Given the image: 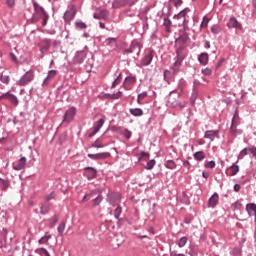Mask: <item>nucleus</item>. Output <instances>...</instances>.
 <instances>
[{
    "label": "nucleus",
    "instance_id": "nucleus-1",
    "mask_svg": "<svg viewBox=\"0 0 256 256\" xmlns=\"http://www.w3.org/2000/svg\"><path fill=\"white\" fill-rule=\"evenodd\" d=\"M187 43H189V34L183 32L178 39H176L175 47L177 59L174 62L172 67L174 73H179V67H181V63H183V59L187 57V52H185V47H187Z\"/></svg>",
    "mask_w": 256,
    "mask_h": 256
},
{
    "label": "nucleus",
    "instance_id": "nucleus-2",
    "mask_svg": "<svg viewBox=\"0 0 256 256\" xmlns=\"http://www.w3.org/2000/svg\"><path fill=\"white\" fill-rule=\"evenodd\" d=\"M33 5H34L35 11L32 17V23H37L39 19H42V25L43 26L47 25L49 15H47V12H45V9H43V7H41L37 2H34Z\"/></svg>",
    "mask_w": 256,
    "mask_h": 256
},
{
    "label": "nucleus",
    "instance_id": "nucleus-3",
    "mask_svg": "<svg viewBox=\"0 0 256 256\" xmlns=\"http://www.w3.org/2000/svg\"><path fill=\"white\" fill-rule=\"evenodd\" d=\"M35 79V73L33 71H28L21 77V79L16 83V85H19L20 87H23L27 85L28 83H31Z\"/></svg>",
    "mask_w": 256,
    "mask_h": 256
},
{
    "label": "nucleus",
    "instance_id": "nucleus-4",
    "mask_svg": "<svg viewBox=\"0 0 256 256\" xmlns=\"http://www.w3.org/2000/svg\"><path fill=\"white\" fill-rule=\"evenodd\" d=\"M75 115H77V109L75 107H71L65 112L63 123H71V121L75 119Z\"/></svg>",
    "mask_w": 256,
    "mask_h": 256
},
{
    "label": "nucleus",
    "instance_id": "nucleus-5",
    "mask_svg": "<svg viewBox=\"0 0 256 256\" xmlns=\"http://www.w3.org/2000/svg\"><path fill=\"white\" fill-rule=\"evenodd\" d=\"M76 14L77 8L75 7V5L70 6L69 10L66 11V13L64 14L65 21H73V19H75Z\"/></svg>",
    "mask_w": 256,
    "mask_h": 256
},
{
    "label": "nucleus",
    "instance_id": "nucleus-6",
    "mask_svg": "<svg viewBox=\"0 0 256 256\" xmlns=\"http://www.w3.org/2000/svg\"><path fill=\"white\" fill-rule=\"evenodd\" d=\"M6 99L7 101H11L13 105H19V100H17V96H14L11 92H6L0 96V101Z\"/></svg>",
    "mask_w": 256,
    "mask_h": 256
},
{
    "label": "nucleus",
    "instance_id": "nucleus-7",
    "mask_svg": "<svg viewBox=\"0 0 256 256\" xmlns=\"http://www.w3.org/2000/svg\"><path fill=\"white\" fill-rule=\"evenodd\" d=\"M25 165H27V158L22 157L19 159L18 162L13 164V169L15 171H21V170L25 169Z\"/></svg>",
    "mask_w": 256,
    "mask_h": 256
},
{
    "label": "nucleus",
    "instance_id": "nucleus-8",
    "mask_svg": "<svg viewBox=\"0 0 256 256\" xmlns=\"http://www.w3.org/2000/svg\"><path fill=\"white\" fill-rule=\"evenodd\" d=\"M88 157L90 159H94L95 161H98L99 159H108V157H111V153L102 152V153H97V154H88Z\"/></svg>",
    "mask_w": 256,
    "mask_h": 256
},
{
    "label": "nucleus",
    "instance_id": "nucleus-9",
    "mask_svg": "<svg viewBox=\"0 0 256 256\" xmlns=\"http://www.w3.org/2000/svg\"><path fill=\"white\" fill-rule=\"evenodd\" d=\"M105 125V117L101 118L94 126V131L89 134V137H93L94 135H97L99 131L101 130V127Z\"/></svg>",
    "mask_w": 256,
    "mask_h": 256
},
{
    "label": "nucleus",
    "instance_id": "nucleus-10",
    "mask_svg": "<svg viewBox=\"0 0 256 256\" xmlns=\"http://www.w3.org/2000/svg\"><path fill=\"white\" fill-rule=\"evenodd\" d=\"M137 82V78L130 76L127 77L123 83V87L129 91V89H131V85H135V83Z\"/></svg>",
    "mask_w": 256,
    "mask_h": 256
},
{
    "label": "nucleus",
    "instance_id": "nucleus-11",
    "mask_svg": "<svg viewBox=\"0 0 256 256\" xmlns=\"http://www.w3.org/2000/svg\"><path fill=\"white\" fill-rule=\"evenodd\" d=\"M227 27H229V29H243L239 21H237L235 18H230L229 22L227 23Z\"/></svg>",
    "mask_w": 256,
    "mask_h": 256
},
{
    "label": "nucleus",
    "instance_id": "nucleus-12",
    "mask_svg": "<svg viewBox=\"0 0 256 256\" xmlns=\"http://www.w3.org/2000/svg\"><path fill=\"white\" fill-rule=\"evenodd\" d=\"M238 122H239V112L236 111L233 116L232 124H231V128H230L232 133H235V131H237Z\"/></svg>",
    "mask_w": 256,
    "mask_h": 256
},
{
    "label": "nucleus",
    "instance_id": "nucleus-13",
    "mask_svg": "<svg viewBox=\"0 0 256 256\" xmlns=\"http://www.w3.org/2000/svg\"><path fill=\"white\" fill-rule=\"evenodd\" d=\"M217 203H219V194L215 193L209 199L208 207H216Z\"/></svg>",
    "mask_w": 256,
    "mask_h": 256
},
{
    "label": "nucleus",
    "instance_id": "nucleus-14",
    "mask_svg": "<svg viewBox=\"0 0 256 256\" xmlns=\"http://www.w3.org/2000/svg\"><path fill=\"white\" fill-rule=\"evenodd\" d=\"M125 5H129L127 0H115L112 4L113 9H121V7H125Z\"/></svg>",
    "mask_w": 256,
    "mask_h": 256
},
{
    "label": "nucleus",
    "instance_id": "nucleus-15",
    "mask_svg": "<svg viewBox=\"0 0 256 256\" xmlns=\"http://www.w3.org/2000/svg\"><path fill=\"white\" fill-rule=\"evenodd\" d=\"M217 135H219V131L217 130H208L205 132V139H210L211 141H213V139H215V137H217Z\"/></svg>",
    "mask_w": 256,
    "mask_h": 256
},
{
    "label": "nucleus",
    "instance_id": "nucleus-16",
    "mask_svg": "<svg viewBox=\"0 0 256 256\" xmlns=\"http://www.w3.org/2000/svg\"><path fill=\"white\" fill-rule=\"evenodd\" d=\"M85 174L87 175L88 179H95V177H97V170H95V168L88 167L86 168Z\"/></svg>",
    "mask_w": 256,
    "mask_h": 256
},
{
    "label": "nucleus",
    "instance_id": "nucleus-17",
    "mask_svg": "<svg viewBox=\"0 0 256 256\" xmlns=\"http://www.w3.org/2000/svg\"><path fill=\"white\" fill-rule=\"evenodd\" d=\"M56 76H57V70H50V71L48 72L47 77H46L45 80H44V85H48V84H49V81H50L51 79H54Z\"/></svg>",
    "mask_w": 256,
    "mask_h": 256
},
{
    "label": "nucleus",
    "instance_id": "nucleus-18",
    "mask_svg": "<svg viewBox=\"0 0 256 256\" xmlns=\"http://www.w3.org/2000/svg\"><path fill=\"white\" fill-rule=\"evenodd\" d=\"M151 61H153V52H149V54L142 59V65H151Z\"/></svg>",
    "mask_w": 256,
    "mask_h": 256
},
{
    "label": "nucleus",
    "instance_id": "nucleus-19",
    "mask_svg": "<svg viewBox=\"0 0 256 256\" xmlns=\"http://www.w3.org/2000/svg\"><path fill=\"white\" fill-rule=\"evenodd\" d=\"M198 61H199V63H201V65H207V63H209V54H207V53H202V54L198 57Z\"/></svg>",
    "mask_w": 256,
    "mask_h": 256
},
{
    "label": "nucleus",
    "instance_id": "nucleus-20",
    "mask_svg": "<svg viewBox=\"0 0 256 256\" xmlns=\"http://www.w3.org/2000/svg\"><path fill=\"white\" fill-rule=\"evenodd\" d=\"M187 12V9L182 10L179 14L174 16V19H182V23H185V21H187Z\"/></svg>",
    "mask_w": 256,
    "mask_h": 256
},
{
    "label": "nucleus",
    "instance_id": "nucleus-21",
    "mask_svg": "<svg viewBox=\"0 0 256 256\" xmlns=\"http://www.w3.org/2000/svg\"><path fill=\"white\" fill-rule=\"evenodd\" d=\"M229 176L230 177H234V175H236L237 173H239V166L236 164H233L229 169Z\"/></svg>",
    "mask_w": 256,
    "mask_h": 256
},
{
    "label": "nucleus",
    "instance_id": "nucleus-22",
    "mask_svg": "<svg viewBox=\"0 0 256 256\" xmlns=\"http://www.w3.org/2000/svg\"><path fill=\"white\" fill-rule=\"evenodd\" d=\"M130 113L134 117H141V115H143V110L141 108H134L130 109Z\"/></svg>",
    "mask_w": 256,
    "mask_h": 256
},
{
    "label": "nucleus",
    "instance_id": "nucleus-23",
    "mask_svg": "<svg viewBox=\"0 0 256 256\" xmlns=\"http://www.w3.org/2000/svg\"><path fill=\"white\" fill-rule=\"evenodd\" d=\"M194 159H196V161H203V159H205V152L203 151H198L194 154Z\"/></svg>",
    "mask_w": 256,
    "mask_h": 256
},
{
    "label": "nucleus",
    "instance_id": "nucleus-24",
    "mask_svg": "<svg viewBox=\"0 0 256 256\" xmlns=\"http://www.w3.org/2000/svg\"><path fill=\"white\" fill-rule=\"evenodd\" d=\"M0 187L5 191L6 189L9 188V180H5L3 178H0Z\"/></svg>",
    "mask_w": 256,
    "mask_h": 256
},
{
    "label": "nucleus",
    "instance_id": "nucleus-25",
    "mask_svg": "<svg viewBox=\"0 0 256 256\" xmlns=\"http://www.w3.org/2000/svg\"><path fill=\"white\" fill-rule=\"evenodd\" d=\"M106 12L103 9L98 10V12L94 13L93 17L94 19H101L102 17H105Z\"/></svg>",
    "mask_w": 256,
    "mask_h": 256
},
{
    "label": "nucleus",
    "instance_id": "nucleus-26",
    "mask_svg": "<svg viewBox=\"0 0 256 256\" xmlns=\"http://www.w3.org/2000/svg\"><path fill=\"white\" fill-rule=\"evenodd\" d=\"M250 153V148H244L238 155V161H240L241 159H243L245 157V155H249Z\"/></svg>",
    "mask_w": 256,
    "mask_h": 256
},
{
    "label": "nucleus",
    "instance_id": "nucleus-27",
    "mask_svg": "<svg viewBox=\"0 0 256 256\" xmlns=\"http://www.w3.org/2000/svg\"><path fill=\"white\" fill-rule=\"evenodd\" d=\"M41 215H47L49 213V204H42L40 207Z\"/></svg>",
    "mask_w": 256,
    "mask_h": 256
},
{
    "label": "nucleus",
    "instance_id": "nucleus-28",
    "mask_svg": "<svg viewBox=\"0 0 256 256\" xmlns=\"http://www.w3.org/2000/svg\"><path fill=\"white\" fill-rule=\"evenodd\" d=\"M187 241H189V239L187 237H182L179 239L178 241V246L181 247H185V245H187Z\"/></svg>",
    "mask_w": 256,
    "mask_h": 256
},
{
    "label": "nucleus",
    "instance_id": "nucleus-29",
    "mask_svg": "<svg viewBox=\"0 0 256 256\" xmlns=\"http://www.w3.org/2000/svg\"><path fill=\"white\" fill-rule=\"evenodd\" d=\"M92 147H95V149H101L105 147V144L101 142V140H96L93 144Z\"/></svg>",
    "mask_w": 256,
    "mask_h": 256
},
{
    "label": "nucleus",
    "instance_id": "nucleus-30",
    "mask_svg": "<svg viewBox=\"0 0 256 256\" xmlns=\"http://www.w3.org/2000/svg\"><path fill=\"white\" fill-rule=\"evenodd\" d=\"M165 166L167 167V169H175V167H177V164H175V161L169 160L166 162Z\"/></svg>",
    "mask_w": 256,
    "mask_h": 256
},
{
    "label": "nucleus",
    "instance_id": "nucleus-31",
    "mask_svg": "<svg viewBox=\"0 0 256 256\" xmlns=\"http://www.w3.org/2000/svg\"><path fill=\"white\" fill-rule=\"evenodd\" d=\"M211 32L214 33V35H217V33H221V26L213 25L211 27Z\"/></svg>",
    "mask_w": 256,
    "mask_h": 256
},
{
    "label": "nucleus",
    "instance_id": "nucleus-32",
    "mask_svg": "<svg viewBox=\"0 0 256 256\" xmlns=\"http://www.w3.org/2000/svg\"><path fill=\"white\" fill-rule=\"evenodd\" d=\"M75 26L77 29H87V24H85V22L76 21Z\"/></svg>",
    "mask_w": 256,
    "mask_h": 256
},
{
    "label": "nucleus",
    "instance_id": "nucleus-33",
    "mask_svg": "<svg viewBox=\"0 0 256 256\" xmlns=\"http://www.w3.org/2000/svg\"><path fill=\"white\" fill-rule=\"evenodd\" d=\"M65 222H62L59 226H58V233L59 235L63 236V233L65 232Z\"/></svg>",
    "mask_w": 256,
    "mask_h": 256
},
{
    "label": "nucleus",
    "instance_id": "nucleus-34",
    "mask_svg": "<svg viewBox=\"0 0 256 256\" xmlns=\"http://www.w3.org/2000/svg\"><path fill=\"white\" fill-rule=\"evenodd\" d=\"M49 239H51V235L43 236V237L39 240V244H40V245H44L45 243H47V241H49Z\"/></svg>",
    "mask_w": 256,
    "mask_h": 256
},
{
    "label": "nucleus",
    "instance_id": "nucleus-35",
    "mask_svg": "<svg viewBox=\"0 0 256 256\" xmlns=\"http://www.w3.org/2000/svg\"><path fill=\"white\" fill-rule=\"evenodd\" d=\"M121 97H123V92L121 91L110 95V99H121Z\"/></svg>",
    "mask_w": 256,
    "mask_h": 256
},
{
    "label": "nucleus",
    "instance_id": "nucleus-36",
    "mask_svg": "<svg viewBox=\"0 0 256 256\" xmlns=\"http://www.w3.org/2000/svg\"><path fill=\"white\" fill-rule=\"evenodd\" d=\"M0 81L7 85V84H9L10 78H9V76H7L5 74H2L1 77H0Z\"/></svg>",
    "mask_w": 256,
    "mask_h": 256
},
{
    "label": "nucleus",
    "instance_id": "nucleus-37",
    "mask_svg": "<svg viewBox=\"0 0 256 256\" xmlns=\"http://www.w3.org/2000/svg\"><path fill=\"white\" fill-rule=\"evenodd\" d=\"M37 253H39V255H42V256H49V252L47 251V249L45 248H40L37 250Z\"/></svg>",
    "mask_w": 256,
    "mask_h": 256
},
{
    "label": "nucleus",
    "instance_id": "nucleus-38",
    "mask_svg": "<svg viewBox=\"0 0 256 256\" xmlns=\"http://www.w3.org/2000/svg\"><path fill=\"white\" fill-rule=\"evenodd\" d=\"M145 97H147V92H142L141 94L138 95L137 102L139 103V105H141V101H143Z\"/></svg>",
    "mask_w": 256,
    "mask_h": 256
},
{
    "label": "nucleus",
    "instance_id": "nucleus-39",
    "mask_svg": "<svg viewBox=\"0 0 256 256\" xmlns=\"http://www.w3.org/2000/svg\"><path fill=\"white\" fill-rule=\"evenodd\" d=\"M121 74L114 80V82L112 83V89H115L117 87V85H119V83H121Z\"/></svg>",
    "mask_w": 256,
    "mask_h": 256
},
{
    "label": "nucleus",
    "instance_id": "nucleus-40",
    "mask_svg": "<svg viewBox=\"0 0 256 256\" xmlns=\"http://www.w3.org/2000/svg\"><path fill=\"white\" fill-rule=\"evenodd\" d=\"M212 73L213 70H211L210 68L202 69V75H205L206 77H209V75H211Z\"/></svg>",
    "mask_w": 256,
    "mask_h": 256
},
{
    "label": "nucleus",
    "instance_id": "nucleus-41",
    "mask_svg": "<svg viewBox=\"0 0 256 256\" xmlns=\"http://www.w3.org/2000/svg\"><path fill=\"white\" fill-rule=\"evenodd\" d=\"M121 213H122V210H121V207H117L114 211V217L116 219H119V217H121Z\"/></svg>",
    "mask_w": 256,
    "mask_h": 256
},
{
    "label": "nucleus",
    "instance_id": "nucleus-42",
    "mask_svg": "<svg viewBox=\"0 0 256 256\" xmlns=\"http://www.w3.org/2000/svg\"><path fill=\"white\" fill-rule=\"evenodd\" d=\"M57 221H59V218L57 216H54L52 219H51V222H50V228L53 229V227H55V225H57Z\"/></svg>",
    "mask_w": 256,
    "mask_h": 256
},
{
    "label": "nucleus",
    "instance_id": "nucleus-43",
    "mask_svg": "<svg viewBox=\"0 0 256 256\" xmlns=\"http://www.w3.org/2000/svg\"><path fill=\"white\" fill-rule=\"evenodd\" d=\"M55 198V192H51L49 195L45 196V201H51Z\"/></svg>",
    "mask_w": 256,
    "mask_h": 256
},
{
    "label": "nucleus",
    "instance_id": "nucleus-44",
    "mask_svg": "<svg viewBox=\"0 0 256 256\" xmlns=\"http://www.w3.org/2000/svg\"><path fill=\"white\" fill-rule=\"evenodd\" d=\"M6 4L10 9H13L15 7V0H6Z\"/></svg>",
    "mask_w": 256,
    "mask_h": 256
},
{
    "label": "nucleus",
    "instance_id": "nucleus-45",
    "mask_svg": "<svg viewBox=\"0 0 256 256\" xmlns=\"http://www.w3.org/2000/svg\"><path fill=\"white\" fill-rule=\"evenodd\" d=\"M205 167H207L208 169H215V161H210L206 163Z\"/></svg>",
    "mask_w": 256,
    "mask_h": 256
},
{
    "label": "nucleus",
    "instance_id": "nucleus-46",
    "mask_svg": "<svg viewBox=\"0 0 256 256\" xmlns=\"http://www.w3.org/2000/svg\"><path fill=\"white\" fill-rule=\"evenodd\" d=\"M164 79H166V81H169V79H171V71L169 70L164 71Z\"/></svg>",
    "mask_w": 256,
    "mask_h": 256
},
{
    "label": "nucleus",
    "instance_id": "nucleus-47",
    "mask_svg": "<svg viewBox=\"0 0 256 256\" xmlns=\"http://www.w3.org/2000/svg\"><path fill=\"white\" fill-rule=\"evenodd\" d=\"M155 167V160H151L147 163L146 169H153Z\"/></svg>",
    "mask_w": 256,
    "mask_h": 256
},
{
    "label": "nucleus",
    "instance_id": "nucleus-48",
    "mask_svg": "<svg viewBox=\"0 0 256 256\" xmlns=\"http://www.w3.org/2000/svg\"><path fill=\"white\" fill-rule=\"evenodd\" d=\"M207 25H209V18L204 17V18H203V21H202V23H201V27H202V28H203V27H207Z\"/></svg>",
    "mask_w": 256,
    "mask_h": 256
},
{
    "label": "nucleus",
    "instance_id": "nucleus-49",
    "mask_svg": "<svg viewBox=\"0 0 256 256\" xmlns=\"http://www.w3.org/2000/svg\"><path fill=\"white\" fill-rule=\"evenodd\" d=\"M101 201H103V197L97 196V197L94 199V206L99 205V203H101Z\"/></svg>",
    "mask_w": 256,
    "mask_h": 256
},
{
    "label": "nucleus",
    "instance_id": "nucleus-50",
    "mask_svg": "<svg viewBox=\"0 0 256 256\" xmlns=\"http://www.w3.org/2000/svg\"><path fill=\"white\" fill-rule=\"evenodd\" d=\"M8 233L9 230H7V228H3V230L1 231V236L3 237V239H7Z\"/></svg>",
    "mask_w": 256,
    "mask_h": 256
},
{
    "label": "nucleus",
    "instance_id": "nucleus-51",
    "mask_svg": "<svg viewBox=\"0 0 256 256\" xmlns=\"http://www.w3.org/2000/svg\"><path fill=\"white\" fill-rule=\"evenodd\" d=\"M123 135L126 137V139H131L132 133L129 130H124Z\"/></svg>",
    "mask_w": 256,
    "mask_h": 256
},
{
    "label": "nucleus",
    "instance_id": "nucleus-52",
    "mask_svg": "<svg viewBox=\"0 0 256 256\" xmlns=\"http://www.w3.org/2000/svg\"><path fill=\"white\" fill-rule=\"evenodd\" d=\"M92 195H97V192H92L91 194L85 195L83 198V201H89V199H91Z\"/></svg>",
    "mask_w": 256,
    "mask_h": 256
},
{
    "label": "nucleus",
    "instance_id": "nucleus-53",
    "mask_svg": "<svg viewBox=\"0 0 256 256\" xmlns=\"http://www.w3.org/2000/svg\"><path fill=\"white\" fill-rule=\"evenodd\" d=\"M172 107H186V104H181L179 102H172L171 103Z\"/></svg>",
    "mask_w": 256,
    "mask_h": 256
},
{
    "label": "nucleus",
    "instance_id": "nucleus-54",
    "mask_svg": "<svg viewBox=\"0 0 256 256\" xmlns=\"http://www.w3.org/2000/svg\"><path fill=\"white\" fill-rule=\"evenodd\" d=\"M250 153L253 155L254 159H256V147L255 146L250 148Z\"/></svg>",
    "mask_w": 256,
    "mask_h": 256
},
{
    "label": "nucleus",
    "instance_id": "nucleus-55",
    "mask_svg": "<svg viewBox=\"0 0 256 256\" xmlns=\"http://www.w3.org/2000/svg\"><path fill=\"white\" fill-rule=\"evenodd\" d=\"M10 59L13 61V63H17V56H15L14 53H10Z\"/></svg>",
    "mask_w": 256,
    "mask_h": 256
},
{
    "label": "nucleus",
    "instance_id": "nucleus-56",
    "mask_svg": "<svg viewBox=\"0 0 256 256\" xmlns=\"http://www.w3.org/2000/svg\"><path fill=\"white\" fill-rule=\"evenodd\" d=\"M49 51V44H46L44 47L41 48L42 53H47Z\"/></svg>",
    "mask_w": 256,
    "mask_h": 256
},
{
    "label": "nucleus",
    "instance_id": "nucleus-57",
    "mask_svg": "<svg viewBox=\"0 0 256 256\" xmlns=\"http://www.w3.org/2000/svg\"><path fill=\"white\" fill-rule=\"evenodd\" d=\"M137 1H138V0H127L128 5H129L130 7L133 6V5H135Z\"/></svg>",
    "mask_w": 256,
    "mask_h": 256
},
{
    "label": "nucleus",
    "instance_id": "nucleus-58",
    "mask_svg": "<svg viewBox=\"0 0 256 256\" xmlns=\"http://www.w3.org/2000/svg\"><path fill=\"white\" fill-rule=\"evenodd\" d=\"M234 191H236V193H238V191H241V185L236 184V185L234 186Z\"/></svg>",
    "mask_w": 256,
    "mask_h": 256
},
{
    "label": "nucleus",
    "instance_id": "nucleus-59",
    "mask_svg": "<svg viewBox=\"0 0 256 256\" xmlns=\"http://www.w3.org/2000/svg\"><path fill=\"white\" fill-rule=\"evenodd\" d=\"M183 165H184V167H187V169H189V167H191V163L189 161H184Z\"/></svg>",
    "mask_w": 256,
    "mask_h": 256
},
{
    "label": "nucleus",
    "instance_id": "nucleus-60",
    "mask_svg": "<svg viewBox=\"0 0 256 256\" xmlns=\"http://www.w3.org/2000/svg\"><path fill=\"white\" fill-rule=\"evenodd\" d=\"M180 5H183L182 0H178V1L175 2V7H180Z\"/></svg>",
    "mask_w": 256,
    "mask_h": 256
},
{
    "label": "nucleus",
    "instance_id": "nucleus-61",
    "mask_svg": "<svg viewBox=\"0 0 256 256\" xmlns=\"http://www.w3.org/2000/svg\"><path fill=\"white\" fill-rule=\"evenodd\" d=\"M234 254H235V255H241V249L235 248V249H234Z\"/></svg>",
    "mask_w": 256,
    "mask_h": 256
},
{
    "label": "nucleus",
    "instance_id": "nucleus-62",
    "mask_svg": "<svg viewBox=\"0 0 256 256\" xmlns=\"http://www.w3.org/2000/svg\"><path fill=\"white\" fill-rule=\"evenodd\" d=\"M202 177H204V179H209V172H203Z\"/></svg>",
    "mask_w": 256,
    "mask_h": 256
},
{
    "label": "nucleus",
    "instance_id": "nucleus-63",
    "mask_svg": "<svg viewBox=\"0 0 256 256\" xmlns=\"http://www.w3.org/2000/svg\"><path fill=\"white\" fill-rule=\"evenodd\" d=\"M135 47H139V45H133V47H131V48L128 50V53H133V51H135Z\"/></svg>",
    "mask_w": 256,
    "mask_h": 256
},
{
    "label": "nucleus",
    "instance_id": "nucleus-64",
    "mask_svg": "<svg viewBox=\"0 0 256 256\" xmlns=\"http://www.w3.org/2000/svg\"><path fill=\"white\" fill-rule=\"evenodd\" d=\"M141 157H149V153H147V152H142V153H141Z\"/></svg>",
    "mask_w": 256,
    "mask_h": 256
}]
</instances>
